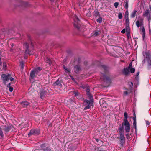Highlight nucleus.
<instances>
[{"instance_id": "f257e3e1", "label": "nucleus", "mask_w": 151, "mask_h": 151, "mask_svg": "<svg viewBox=\"0 0 151 151\" xmlns=\"http://www.w3.org/2000/svg\"><path fill=\"white\" fill-rule=\"evenodd\" d=\"M86 91L87 94L88 96L89 99L90 100V101L87 100H86L84 101V104L86 106L84 108V109L86 110L88 109L91 107V104H92L93 101V99L92 96L90 94L89 92V89L88 88H87L86 89Z\"/></svg>"}, {"instance_id": "f03ea898", "label": "nucleus", "mask_w": 151, "mask_h": 151, "mask_svg": "<svg viewBox=\"0 0 151 151\" xmlns=\"http://www.w3.org/2000/svg\"><path fill=\"white\" fill-rule=\"evenodd\" d=\"M132 63L131 62L129 65L128 67L124 68L122 71L123 73L125 75H127L129 73V70L132 73L134 72L135 69L134 68H132Z\"/></svg>"}, {"instance_id": "7ed1b4c3", "label": "nucleus", "mask_w": 151, "mask_h": 151, "mask_svg": "<svg viewBox=\"0 0 151 151\" xmlns=\"http://www.w3.org/2000/svg\"><path fill=\"white\" fill-rule=\"evenodd\" d=\"M144 55L145 56V59L142 62L143 63H147L148 66L149 67L151 66V55L149 54L145 53Z\"/></svg>"}, {"instance_id": "20e7f679", "label": "nucleus", "mask_w": 151, "mask_h": 151, "mask_svg": "<svg viewBox=\"0 0 151 151\" xmlns=\"http://www.w3.org/2000/svg\"><path fill=\"white\" fill-rule=\"evenodd\" d=\"M122 127L124 126L125 131L127 132H129L130 128V124L128 121H124L122 123Z\"/></svg>"}, {"instance_id": "39448f33", "label": "nucleus", "mask_w": 151, "mask_h": 151, "mask_svg": "<svg viewBox=\"0 0 151 151\" xmlns=\"http://www.w3.org/2000/svg\"><path fill=\"white\" fill-rule=\"evenodd\" d=\"M74 20L75 22L74 24V27L78 29H79L81 26L79 23V19L77 16H75Z\"/></svg>"}, {"instance_id": "423d86ee", "label": "nucleus", "mask_w": 151, "mask_h": 151, "mask_svg": "<svg viewBox=\"0 0 151 151\" xmlns=\"http://www.w3.org/2000/svg\"><path fill=\"white\" fill-rule=\"evenodd\" d=\"M143 16L144 17H146L148 21L150 22L151 18L150 14V12L149 10H146L144 12Z\"/></svg>"}, {"instance_id": "0eeeda50", "label": "nucleus", "mask_w": 151, "mask_h": 151, "mask_svg": "<svg viewBox=\"0 0 151 151\" xmlns=\"http://www.w3.org/2000/svg\"><path fill=\"white\" fill-rule=\"evenodd\" d=\"M39 130L37 129H32L29 134V136H31L32 135H37L39 134Z\"/></svg>"}, {"instance_id": "6e6552de", "label": "nucleus", "mask_w": 151, "mask_h": 151, "mask_svg": "<svg viewBox=\"0 0 151 151\" xmlns=\"http://www.w3.org/2000/svg\"><path fill=\"white\" fill-rule=\"evenodd\" d=\"M10 77V74L6 75L5 74H3L1 75V77L2 78L4 83H6V81H8L9 79V77Z\"/></svg>"}, {"instance_id": "1a4fd4ad", "label": "nucleus", "mask_w": 151, "mask_h": 151, "mask_svg": "<svg viewBox=\"0 0 151 151\" xmlns=\"http://www.w3.org/2000/svg\"><path fill=\"white\" fill-rule=\"evenodd\" d=\"M37 73V69H34L30 73V80L33 79L35 77V75Z\"/></svg>"}, {"instance_id": "9d476101", "label": "nucleus", "mask_w": 151, "mask_h": 151, "mask_svg": "<svg viewBox=\"0 0 151 151\" xmlns=\"http://www.w3.org/2000/svg\"><path fill=\"white\" fill-rule=\"evenodd\" d=\"M41 148L40 151H50L51 150L48 147H46L45 144H42L41 146Z\"/></svg>"}, {"instance_id": "9b49d317", "label": "nucleus", "mask_w": 151, "mask_h": 151, "mask_svg": "<svg viewBox=\"0 0 151 151\" xmlns=\"http://www.w3.org/2000/svg\"><path fill=\"white\" fill-rule=\"evenodd\" d=\"M120 139L121 140V143L122 145H123V144L124 142V139L125 137L123 134H122V133H120Z\"/></svg>"}, {"instance_id": "f8f14e48", "label": "nucleus", "mask_w": 151, "mask_h": 151, "mask_svg": "<svg viewBox=\"0 0 151 151\" xmlns=\"http://www.w3.org/2000/svg\"><path fill=\"white\" fill-rule=\"evenodd\" d=\"M24 46L26 49V50H25V53L26 54H29H29V51L28 49V45L27 43H25L24 44Z\"/></svg>"}, {"instance_id": "ddd939ff", "label": "nucleus", "mask_w": 151, "mask_h": 151, "mask_svg": "<svg viewBox=\"0 0 151 151\" xmlns=\"http://www.w3.org/2000/svg\"><path fill=\"white\" fill-rule=\"evenodd\" d=\"M53 85L54 86H61L62 84L61 83L60 81L59 80H57L54 83Z\"/></svg>"}, {"instance_id": "4468645a", "label": "nucleus", "mask_w": 151, "mask_h": 151, "mask_svg": "<svg viewBox=\"0 0 151 151\" xmlns=\"http://www.w3.org/2000/svg\"><path fill=\"white\" fill-rule=\"evenodd\" d=\"M63 68L65 69V73H70L71 70L69 68H67L65 66H63Z\"/></svg>"}, {"instance_id": "2eb2a0df", "label": "nucleus", "mask_w": 151, "mask_h": 151, "mask_svg": "<svg viewBox=\"0 0 151 151\" xmlns=\"http://www.w3.org/2000/svg\"><path fill=\"white\" fill-rule=\"evenodd\" d=\"M81 70V68L79 66L76 65L75 67V71L76 73H78Z\"/></svg>"}, {"instance_id": "dca6fc26", "label": "nucleus", "mask_w": 151, "mask_h": 151, "mask_svg": "<svg viewBox=\"0 0 151 151\" xmlns=\"http://www.w3.org/2000/svg\"><path fill=\"white\" fill-rule=\"evenodd\" d=\"M101 32L99 31H95L93 32V35L94 37H96L100 35Z\"/></svg>"}, {"instance_id": "f3484780", "label": "nucleus", "mask_w": 151, "mask_h": 151, "mask_svg": "<svg viewBox=\"0 0 151 151\" xmlns=\"http://www.w3.org/2000/svg\"><path fill=\"white\" fill-rule=\"evenodd\" d=\"M129 19H125L126 28H129Z\"/></svg>"}, {"instance_id": "a211bd4d", "label": "nucleus", "mask_w": 151, "mask_h": 151, "mask_svg": "<svg viewBox=\"0 0 151 151\" xmlns=\"http://www.w3.org/2000/svg\"><path fill=\"white\" fill-rule=\"evenodd\" d=\"M141 33L142 34V37L143 38H144L145 35V29L143 27L141 28Z\"/></svg>"}, {"instance_id": "6ab92c4d", "label": "nucleus", "mask_w": 151, "mask_h": 151, "mask_svg": "<svg viewBox=\"0 0 151 151\" xmlns=\"http://www.w3.org/2000/svg\"><path fill=\"white\" fill-rule=\"evenodd\" d=\"M21 104L24 107H26L29 105V104L28 102L25 101L21 102Z\"/></svg>"}, {"instance_id": "aec40b11", "label": "nucleus", "mask_w": 151, "mask_h": 151, "mask_svg": "<svg viewBox=\"0 0 151 151\" xmlns=\"http://www.w3.org/2000/svg\"><path fill=\"white\" fill-rule=\"evenodd\" d=\"M137 11L136 10H134L131 13V16L132 18H134L135 16Z\"/></svg>"}, {"instance_id": "412c9836", "label": "nucleus", "mask_w": 151, "mask_h": 151, "mask_svg": "<svg viewBox=\"0 0 151 151\" xmlns=\"http://www.w3.org/2000/svg\"><path fill=\"white\" fill-rule=\"evenodd\" d=\"M45 61L46 63H48L50 65H51V61L48 58H47L45 59Z\"/></svg>"}, {"instance_id": "4be33fe9", "label": "nucleus", "mask_w": 151, "mask_h": 151, "mask_svg": "<svg viewBox=\"0 0 151 151\" xmlns=\"http://www.w3.org/2000/svg\"><path fill=\"white\" fill-rule=\"evenodd\" d=\"M124 121H128L127 120V118L128 117V114L127 112H125L124 113Z\"/></svg>"}, {"instance_id": "5701e85b", "label": "nucleus", "mask_w": 151, "mask_h": 151, "mask_svg": "<svg viewBox=\"0 0 151 151\" xmlns=\"http://www.w3.org/2000/svg\"><path fill=\"white\" fill-rule=\"evenodd\" d=\"M126 29L127 35L128 37H129L130 34L129 28H126Z\"/></svg>"}, {"instance_id": "b1692460", "label": "nucleus", "mask_w": 151, "mask_h": 151, "mask_svg": "<svg viewBox=\"0 0 151 151\" xmlns=\"http://www.w3.org/2000/svg\"><path fill=\"white\" fill-rule=\"evenodd\" d=\"M128 1L127 0L126 2H125V4L124 5V6L125 9H127L128 7Z\"/></svg>"}, {"instance_id": "393cba45", "label": "nucleus", "mask_w": 151, "mask_h": 151, "mask_svg": "<svg viewBox=\"0 0 151 151\" xmlns=\"http://www.w3.org/2000/svg\"><path fill=\"white\" fill-rule=\"evenodd\" d=\"M10 83H9L7 85V87H9L10 91V92H12L13 91V88L12 87L10 86Z\"/></svg>"}, {"instance_id": "a878e982", "label": "nucleus", "mask_w": 151, "mask_h": 151, "mask_svg": "<svg viewBox=\"0 0 151 151\" xmlns=\"http://www.w3.org/2000/svg\"><path fill=\"white\" fill-rule=\"evenodd\" d=\"M104 102H105V101L103 99H101L99 103L101 106H103V103L104 104Z\"/></svg>"}, {"instance_id": "bb28decb", "label": "nucleus", "mask_w": 151, "mask_h": 151, "mask_svg": "<svg viewBox=\"0 0 151 151\" xmlns=\"http://www.w3.org/2000/svg\"><path fill=\"white\" fill-rule=\"evenodd\" d=\"M10 127H6L4 128V130L6 132H9L10 129Z\"/></svg>"}, {"instance_id": "cd10ccee", "label": "nucleus", "mask_w": 151, "mask_h": 151, "mask_svg": "<svg viewBox=\"0 0 151 151\" xmlns=\"http://www.w3.org/2000/svg\"><path fill=\"white\" fill-rule=\"evenodd\" d=\"M97 21L99 23H101V22L102 21V18L100 17H99L97 19Z\"/></svg>"}, {"instance_id": "c85d7f7f", "label": "nucleus", "mask_w": 151, "mask_h": 151, "mask_svg": "<svg viewBox=\"0 0 151 151\" xmlns=\"http://www.w3.org/2000/svg\"><path fill=\"white\" fill-rule=\"evenodd\" d=\"M136 25L138 27H139L141 25V24L140 23L139 21H137L136 22Z\"/></svg>"}, {"instance_id": "c756f323", "label": "nucleus", "mask_w": 151, "mask_h": 151, "mask_svg": "<svg viewBox=\"0 0 151 151\" xmlns=\"http://www.w3.org/2000/svg\"><path fill=\"white\" fill-rule=\"evenodd\" d=\"M6 67V64L5 62L3 63V69L4 70H5Z\"/></svg>"}, {"instance_id": "7c9ffc66", "label": "nucleus", "mask_w": 151, "mask_h": 151, "mask_svg": "<svg viewBox=\"0 0 151 151\" xmlns=\"http://www.w3.org/2000/svg\"><path fill=\"white\" fill-rule=\"evenodd\" d=\"M20 67L22 69H23L24 68V63L23 62H21L20 63Z\"/></svg>"}, {"instance_id": "2f4dec72", "label": "nucleus", "mask_w": 151, "mask_h": 151, "mask_svg": "<svg viewBox=\"0 0 151 151\" xmlns=\"http://www.w3.org/2000/svg\"><path fill=\"white\" fill-rule=\"evenodd\" d=\"M125 19H129L128 18V12H126L125 14Z\"/></svg>"}, {"instance_id": "473e14b6", "label": "nucleus", "mask_w": 151, "mask_h": 151, "mask_svg": "<svg viewBox=\"0 0 151 151\" xmlns=\"http://www.w3.org/2000/svg\"><path fill=\"white\" fill-rule=\"evenodd\" d=\"M122 14L121 13H119L118 14V18L119 19H121L122 18Z\"/></svg>"}, {"instance_id": "72a5a7b5", "label": "nucleus", "mask_w": 151, "mask_h": 151, "mask_svg": "<svg viewBox=\"0 0 151 151\" xmlns=\"http://www.w3.org/2000/svg\"><path fill=\"white\" fill-rule=\"evenodd\" d=\"M45 94L44 92H41L40 93V97L42 99V98L44 96Z\"/></svg>"}, {"instance_id": "f704fd0d", "label": "nucleus", "mask_w": 151, "mask_h": 151, "mask_svg": "<svg viewBox=\"0 0 151 151\" xmlns=\"http://www.w3.org/2000/svg\"><path fill=\"white\" fill-rule=\"evenodd\" d=\"M0 135L2 137H3V132H2V131L1 130V129L0 128Z\"/></svg>"}, {"instance_id": "c9c22d12", "label": "nucleus", "mask_w": 151, "mask_h": 151, "mask_svg": "<svg viewBox=\"0 0 151 151\" xmlns=\"http://www.w3.org/2000/svg\"><path fill=\"white\" fill-rule=\"evenodd\" d=\"M119 3L118 2H115L114 4V5L116 8H117L118 6Z\"/></svg>"}, {"instance_id": "e433bc0d", "label": "nucleus", "mask_w": 151, "mask_h": 151, "mask_svg": "<svg viewBox=\"0 0 151 151\" xmlns=\"http://www.w3.org/2000/svg\"><path fill=\"white\" fill-rule=\"evenodd\" d=\"M123 128L122 127H120L119 128V132L120 133H121L122 132V131L123 130Z\"/></svg>"}, {"instance_id": "4c0bfd02", "label": "nucleus", "mask_w": 151, "mask_h": 151, "mask_svg": "<svg viewBox=\"0 0 151 151\" xmlns=\"http://www.w3.org/2000/svg\"><path fill=\"white\" fill-rule=\"evenodd\" d=\"M133 126L135 127V129H136V121H134Z\"/></svg>"}, {"instance_id": "58836bf2", "label": "nucleus", "mask_w": 151, "mask_h": 151, "mask_svg": "<svg viewBox=\"0 0 151 151\" xmlns=\"http://www.w3.org/2000/svg\"><path fill=\"white\" fill-rule=\"evenodd\" d=\"M125 30H126V28L124 29L123 30H122L121 31V32L122 33H124L125 32Z\"/></svg>"}, {"instance_id": "ea45409f", "label": "nucleus", "mask_w": 151, "mask_h": 151, "mask_svg": "<svg viewBox=\"0 0 151 151\" xmlns=\"http://www.w3.org/2000/svg\"><path fill=\"white\" fill-rule=\"evenodd\" d=\"M35 69H37V73L38 71H40L41 70V68L40 67H38Z\"/></svg>"}, {"instance_id": "a19ab883", "label": "nucleus", "mask_w": 151, "mask_h": 151, "mask_svg": "<svg viewBox=\"0 0 151 151\" xmlns=\"http://www.w3.org/2000/svg\"><path fill=\"white\" fill-rule=\"evenodd\" d=\"M109 78H107V77H105L104 78V80H105V81H107L109 80Z\"/></svg>"}, {"instance_id": "79ce46f5", "label": "nucleus", "mask_w": 151, "mask_h": 151, "mask_svg": "<svg viewBox=\"0 0 151 151\" xmlns=\"http://www.w3.org/2000/svg\"><path fill=\"white\" fill-rule=\"evenodd\" d=\"M75 96H77L78 95V92H75Z\"/></svg>"}, {"instance_id": "37998d69", "label": "nucleus", "mask_w": 151, "mask_h": 151, "mask_svg": "<svg viewBox=\"0 0 151 151\" xmlns=\"http://www.w3.org/2000/svg\"><path fill=\"white\" fill-rule=\"evenodd\" d=\"M9 79H10L11 81H12L14 80V78L11 77V75H10V77H9Z\"/></svg>"}, {"instance_id": "c03bdc74", "label": "nucleus", "mask_w": 151, "mask_h": 151, "mask_svg": "<svg viewBox=\"0 0 151 151\" xmlns=\"http://www.w3.org/2000/svg\"><path fill=\"white\" fill-rule=\"evenodd\" d=\"M99 13L98 12H95V15L96 16H99Z\"/></svg>"}, {"instance_id": "a18cd8bd", "label": "nucleus", "mask_w": 151, "mask_h": 151, "mask_svg": "<svg viewBox=\"0 0 151 151\" xmlns=\"http://www.w3.org/2000/svg\"><path fill=\"white\" fill-rule=\"evenodd\" d=\"M134 121H136V116H134L133 118Z\"/></svg>"}, {"instance_id": "49530a36", "label": "nucleus", "mask_w": 151, "mask_h": 151, "mask_svg": "<svg viewBox=\"0 0 151 151\" xmlns=\"http://www.w3.org/2000/svg\"><path fill=\"white\" fill-rule=\"evenodd\" d=\"M127 94H128V93H127V91H125L124 92V95H127Z\"/></svg>"}, {"instance_id": "de8ad7c7", "label": "nucleus", "mask_w": 151, "mask_h": 151, "mask_svg": "<svg viewBox=\"0 0 151 151\" xmlns=\"http://www.w3.org/2000/svg\"><path fill=\"white\" fill-rule=\"evenodd\" d=\"M146 124H147L148 125L150 123L148 121H147L146 122Z\"/></svg>"}, {"instance_id": "09e8293b", "label": "nucleus", "mask_w": 151, "mask_h": 151, "mask_svg": "<svg viewBox=\"0 0 151 151\" xmlns=\"http://www.w3.org/2000/svg\"><path fill=\"white\" fill-rule=\"evenodd\" d=\"M130 83H131V86H132L133 85V83L131 82Z\"/></svg>"}, {"instance_id": "8fccbe9b", "label": "nucleus", "mask_w": 151, "mask_h": 151, "mask_svg": "<svg viewBox=\"0 0 151 151\" xmlns=\"http://www.w3.org/2000/svg\"><path fill=\"white\" fill-rule=\"evenodd\" d=\"M139 72H138L137 74V76H138L139 75Z\"/></svg>"}, {"instance_id": "3c124183", "label": "nucleus", "mask_w": 151, "mask_h": 151, "mask_svg": "<svg viewBox=\"0 0 151 151\" xmlns=\"http://www.w3.org/2000/svg\"><path fill=\"white\" fill-rule=\"evenodd\" d=\"M134 116H136L135 114V113H134Z\"/></svg>"}, {"instance_id": "603ef678", "label": "nucleus", "mask_w": 151, "mask_h": 151, "mask_svg": "<svg viewBox=\"0 0 151 151\" xmlns=\"http://www.w3.org/2000/svg\"><path fill=\"white\" fill-rule=\"evenodd\" d=\"M98 151H103V150H99Z\"/></svg>"}, {"instance_id": "864d4df0", "label": "nucleus", "mask_w": 151, "mask_h": 151, "mask_svg": "<svg viewBox=\"0 0 151 151\" xmlns=\"http://www.w3.org/2000/svg\"><path fill=\"white\" fill-rule=\"evenodd\" d=\"M50 1H53L54 0H50Z\"/></svg>"}, {"instance_id": "5fc2aeb1", "label": "nucleus", "mask_w": 151, "mask_h": 151, "mask_svg": "<svg viewBox=\"0 0 151 151\" xmlns=\"http://www.w3.org/2000/svg\"><path fill=\"white\" fill-rule=\"evenodd\" d=\"M13 45L12 44V47H13Z\"/></svg>"}, {"instance_id": "6e6d98bb", "label": "nucleus", "mask_w": 151, "mask_h": 151, "mask_svg": "<svg viewBox=\"0 0 151 151\" xmlns=\"http://www.w3.org/2000/svg\"><path fill=\"white\" fill-rule=\"evenodd\" d=\"M141 21H142V19H141Z\"/></svg>"}]
</instances>
